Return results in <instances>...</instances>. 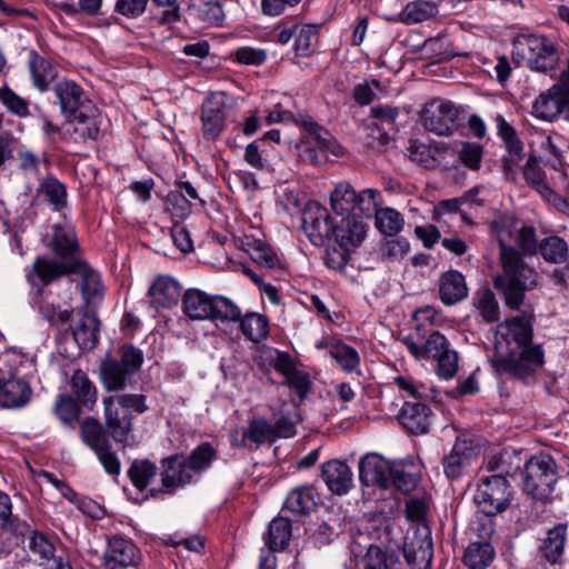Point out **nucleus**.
Masks as SVG:
<instances>
[{"label":"nucleus","instance_id":"obj_1","mask_svg":"<svg viewBox=\"0 0 569 569\" xmlns=\"http://www.w3.org/2000/svg\"><path fill=\"white\" fill-rule=\"evenodd\" d=\"M500 247L502 271L493 280V287L503 296L505 303L517 310L523 303L525 293L538 282V273L512 247L515 243L526 254L538 252L536 230L531 226L517 227L510 217H500L492 222Z\"/></svg>","mask_w":569,"mask_h":569},{"label":"nucleus","instance_id":"obj_2","mask_svg":"<svg viewBox=\"0 0 569 569\" xmlns=\"http://www.w3.org/2000/svg\"><path fill=\"white\" fill-rule=\"evenodd\" d=\"M531 317L520 316L497 326L491 365L499 376L525 379L543 365L540 346H530Z\"/></svg>","mask_w":569,"mask_h":569},{"label":"nucleus","instance_id":"obj_3","mask_svg":"<svg viewBox=\"0 0 569 569\" xmlns=\"http://www.w3.org/2000/svg\"><path fill=\"white\" fill-rule=\"evenodd\" d=\"M78 273L81 277V291L87 301L101 297L103 287L100 274L80 260L58 261L46 257L36 258L32 269L28 271L27 278L32 286H48L56 279Z\"/></svg>","mask_w":569,"mask_h":569},{"label":"nucleus","instance_id":"obj_4","mask_svg":"<svg viewBox=\"0 0 569 569\" xmlns=\"http://www.w3.org/2000/svg\"><path fill=\"white\" fill-rule=\"evenodd\" d=\"M54 93L62 113L73 117L77 121L74 133L82 140H96L99 136V128L93 119L96 109L84 97L82 88L74 81L62 80L54 86Z\"/></svg>","mask_w":569,"mask_h":569},{"label":"nucleus","instance_id":"obj_5","mask_svg":"<svg viewBox=\"0 0 569 569\" xmlns=\"http://www.w3.org/2000/svg\"><path fill=\"white\" fill-rule=\"evenodd\" d=\"M104 420L110 436L119 442L124 441L132 427L131 413H143L148 407L146 397L137 393H121L103 399Z\"/></svg>","mask_w":569,"mask_h":569},{"label":"nucleus","instance_id":"obj_6","mask_svg":"<svg viewBox=\"0 0 569 569\" xmlns=\"http://www.w3.org/2000/svg\"><path fill=\"white\" fill-rule=\"evenodd\" d=\"M118 353L119 359L107 358L100 365V380L107 391L123 390L143 362L142 351L132 345H123Z\"/></svg>","mask_w":569,"mask_h":569},{"label":"nucleus","instance_id":"obj_7","mask_svg":"<svg viewBox=\"0 0 569 569\" xmlns=\"http://www.w3.org/2000/svg\"><path fill=\"white\" fill-rule=\"evenodd\" d=\"M557 480V465L550 456L537 455L525 463L522 487L533 499L545 500L550 497Z\"/></svg>","mask_w":569,"mask_h":569},{"label":"nucleus","instance_id":"obj_8","mask_svg":"<svg viewBox=\"0 0 569 569\" xmlns=\"http://www.w3.org/2000/svg\"><path fill=\"white\" fill-rule=\"evenodd\" d=\"M513 49L532 71L548 72L553 70L559 61L556 47L543 36L519 34L513 40Z\"/></svg>","mask_w":569,"mask_h":569},{"label":"nucleus","instance_id":"obj_9","mask_svg":"<svg viewBox=\"0 0 569 569\" xmlns=\"http://www.w3.org/2000/svg\"><path fill=\"white\" fill-rule=\"evenodd\" d=\"M303 140L300 156L311 163L321 164L328 160L329 154L339 157L342 147L333 137L311 118L302 120Z\"/></svg>","mask_w":569,"mask_h":569},{"label":"nucleus","instance_id":"obj_10","mask_svg":"<svg viewBox=\"0 0 569 569\" xmlns=\"http://www.w3.org/2000/svg\"><path fill=\"white\" fill-rule=\"evenodd\" d=\"M380 192L376 189H365L357 193L348 182L338 183L330 194L331 209L336 214L368 213L378 204Z\"/></svg>","mask_w":569,"mask_h":569},{"label":"nucleus","instance_id":"obj_11","mask_svg":"<svg viewBox=\"0 0 569 569\" xmlns=\"http://www.w3.org/2000/svg\"><path fill=\"white\" fill-rule=\"evenodd\" d=\"M511 501L510 485L499 476H482L475 495L479 510L487 516H495L508 508Z\"/></svg>","mask_w":569,"mask_h":569},{"label":"nucleus","instance_id":"obj_12","mask_svg":"<svg viewBox=\"0 0 569 569\" xmlns=\"http://www.w3.org/2000/svg\"><path fill=\"white\" fill-rule=\"evenodd\" d=\"M532 112L537 118L546 121H552L560 113L569 112V56L559 82L535 100Z\"/></svg>","mask_w":569,"mask_h":569},{"label":"nucleus","instance_id":"obj_13","mask_svg":"<svg viewBox=\"0 0 569 569\" xmlns=\"http://www.w3.org/2000/svg\"><path fill=\"white\" fill-rule=\"evenodd\" d=\"M459 110L450 100L436 98L421 112L423 127L437 136H451L458 129Z\"/></svg>","mask_w":569,"mask_h":569},{"label":"nucleus","instance_id":"obj_14","mask_svg":"<svg viewBox=\"0 0 569 569\" xmlns=\"http://www.w3.org/2000/svg\"><path fill=\"white\" fill-rule=\"evenodd\" d=\"M227 99L222 92L211 93L201 106V133L207 141L216 140L226 128Z\"/></svg>","mask_w":569,"mask_h":569},{"label":"nucleus","instance_id":"obj_15","mask_svg":"<svg viewBox=\"0 0 569 569\" xmlns=\"http://www.w3.org/2000/svg\"><path fill=\"white\" fill-rule=\"evenodd\" d=\"M140 561V551L129 539L120 536L109 538L102 555L103 569H128Z\"/></svg>","mask_w":569,"mask_h":569},{"label":"nucleus","instance_id":"obj_16","mask_svg":"<svg viewBox=\"0 0 569 569\" xmlns=\"http://www.w3.org/2000/svg\"><path fill=\"white\" fill-rule=\"evenodd\" d=\"M335 224L326 207L309 201L302 212V228L315 246H321L332 234Z\"/></svg>","mask_w":569,"mask_h":569},{"label":"nucleus","instance_id":"obj_17","mask_svg":"<svg viewBox=\"0 0 569 569\" xmlns=\"http://www.w3.org/2000/svg\"><path fill=\"white\" fill-rule=\"evenodd\" d=\"M393 463L383 459L380 455L370 452L359 462V479L365 486H378L390 489V472Z\"/></svg>","mask_w":569,"mask_h":569},{"label":"nucleus","instance_id":"obj_18","mask_svg":"<svg viewBox=\"0 0 569 569\" xmlns=\"http://www.w3.org/2000/svg\"><path fill=\"white\" fill-rule=\"evenodd\" d=\"M32 389L27 380L10 376L0 369V407L18 409L27 406L31 399Z\"/></svg>","mask_w":569,"mask_h":569},{"label":"nucleus","instance_id":"obj_19","mask_svg":"<svg viewBox=\"0 0 569 569\" xmlns=\"http://www.w3.org/2000/svg\"><path fill=\"white\" fill-rule=\"evenodd\" d=\"M368 213L349 214L341 217L340 221L335 223L332 234L340 247L355 249L365 240L367 234V223L363 216Z\"/></svg>","mask_w":569,"mask_h":569},{"label":"nucleus","instance_id":"obj_20","mask_svg":"<svg viewBox=\"0 0 569 569\" xmlns=\"http://www.w3.org/2000/svg\"><path fill=\"white\" fill-rule=\"evenodd\" d=\"M28 548L38 557L40 565L47 569H72L70 562L61 555H57L53 542L42 532L29 528Z\"/></svg>","mask_w":569,"mask_h":569},{"label":"nucleus","instance_id":"obj_21","mask_svg":"<svg viewBox=\"0 0 569 569\" xmlns=\"http://www.w3.org/2000/svg\"><path fill=\"white\" fill-rule=\"evenodd\" d=\"M73 325L70 326L72 336L81 349H92L99 339V320L87 308L74 309Z\"/></svg>","mask_w":569,"mask_h":569},{"label":"nucleus","instance_id":"obj_22","mask_svg":"<svg viewBox=\"0 0 569 569\" xmlns=\"http://www.w3.org/2000/svg\"><path fill=\"white\" fill-rule=\"evenodd\" d=\"M321 477L328 489L338 496L346 495L353 487V472L343 461L332 459L321 466Z\"/></svg>","mask_w":569,"mask_h":569},{"label":"nucleus","instance_id":"obj_23","mask_svg":"<svg viewBox=\"0 0 569 569\" xmlns=\"http://www.w3.org/2000/svg\"><path fill=\"white\" fill-rule=\"evenodd\" d=\"M397 419L410 433L423 435L429 431L431 410L425 403L407 401L401 407Z\"/></svg>","mask_w":569,"mask_h":569},{"label":"nucleus","instance_id":"obj_24","mask_svg":"<svg viewBox=\"0 0 569 569\" xmlns=\"http://www.w3.org/2000/svg\"><path fill=\"white\" fill-rule=\"evenodd\" d=\"M73 293L68 289L61 302H56L50 297H41L38 306L40 315L52 326H66L74 312V308L71 305Z\"/></svg>","mask_w":569,"mask_h":569},{"label":"nucleus","instance_id":"obj_25","mask_svg":"<svg viewBox=\"0 0 569 569\" xmlns=\"http://www.w3.org/2000/svg\"><path fill=\"white\" fill-rule=\"evenodd\" d=\"M184 458L182 456H171L163 460V471L161 472V482L163 492H172L177 488L193 482Z\"/></svg>","mask_w":569,"mask_h":569},{"label":"nucleus","instance_id":"obj_26","mask_svg":"<svg viewBox=\"0 0 569 569\" xmlns=\"http://www.w3.org/2000/svg\"><path fill=\"white\" fill-rule=\"evenodd\" d=\"M469 292L463 274L457 270L443 272L439 279L440 300L446 306H453L465 298Z\"/></svg>","mask_w":569,"mask_h":569},{"label":"nucleus","instance_id":"obj_27","mask_svg":"<svg viewBox=\"0 0 569 569\" xmlns=\"http://www.w3.org/2000/svg\"><path fill=\"white\" fill-rule=\"evenodd\" d=\"M181 288L170 277H158L149 288L150 302L157 308H170L178 302Z\"/></svg>","mask_w":569,"mask_h":569},{"label":"nucleus","instance_id":"obj_28","mask_svg":"<svg viewBox=\"0 0 569 569\" xmlns=\"http://www.w3.org/2000/svg\"><path fill=\"white\" fill-rule=\"evenodd\" d=\"M408 351L418 360L432 359L443 355L449 348V343L443 335L438 331L432 332L423 345L407 338L403 340Z\"/></svg>","mask_w":569,"mask_h":569},{"label":"nucleus","instance_id":"obj_29","mask_svg":"<svg viewBox=\"0 0 569 569\" xmlns=\"http://www.w3.org/2000/svg\"><path fill=\"white\" fill-rule=\"evenodd\" d=\"M28 64L33 87L40 92L48 91L57 77L53 63L37 52L31 51Z\"/></svg>","mask_w":569,"mask_h":569},{"label":"nucleus","instance_id":"obj_30","mask_svg":"<svg viewBox=\"0 0 569 569\" xmlns=\"http://www.w3.org/2000/svg\"><path fill=\"white\" fill-rule=\"evenodd\" d=\"M212 299L201 290L189 289L184 292L182 298L183 312L191 320H207L212 318Z\"/></svg>","mask_w":569,"mask_h":569},{"label":"nucleus","instance_id":"obj_31","mask_svg":"<svg viewBox=\"0 0 569 569\" xmlns=\"http://www.w3.org/2000/svg\"><path fill=\"white\" fill-rule=\"evenodd\" d=\"M50 247L58 257L63 259L62 261L76 260L73 254L79 247L74 230L71 227L56 224Z\"/></svg>","mask_w":569,"mask_h":569},{"label":"nucleus","instance_id":"obj_32","mask_svg":"<svg viewBox=\"0 0 569 569\" xmlns=\"http://www.w3.org/2000/svg\"><path fill=\"white\" fill-rule=\"evenodd\" d=\"M566 540L567 527L565 525L551 528L540 546L542 557L550 563L559 562L563 555Z\"/></svg>","mask_w":569,"mask_h":569},{"label":"nucleus","instance_id":"obj_33","mask_svg":"<svg viewBox=\"0 0 569 569\" xmlns=\"http://www.w3.org/2000/svg\"><path fill=\"white\" fill-rule=\"evenodd\" d=\"M0 528L3 532L16 537H24L29 532V523L12 515L10 497L0 491Z\"/></svg>","mask_w":569,"mask_h":569},{"label":"nucleus","instance_id":"obj_34","mask_svg":"<svg viewBox=\"0 0 569 569\" xmlns=\"http://www.w3.org/2000/svg\"><path fill=\"white\" fill-rule=\"evenodd\" d=\"M216 459L217 450L209 442H202L184 458V461L194 481H197L199 476L207 471Z\"/></svg>","mask_w":569,"mask_h":569},{"label":"nucleus","instance_id":"obj_35","mask_svg":"<svg viewBox=\"0 0 569 569\" xmlns=\"http://www.w3.org/2000/svg\"><path fill=\"white\" fill-rule=\"evenodd\" d=\"M518 469L519 459L508 451L489 456L482 465V472L489 473L488 476L503 477L505 479L512 476Z\"/></svg>","mask_w":569,"mask_h":569},{"label":"nucleus","instance_id":"obj_36","mask_svg":"<svg viewBox=\"0 0 569 569\" xmlns=\"http://www.w3.org/2000/svg\"><path fill=\"white\" fill-rule=\"evenodd\" d=\"M472 306L487 323L496 322L500 318L499 303L489 288H480L473 293Z\"/></svg>","mask_w":569,"mask_h":569},{"label":"nucleus","instance_id":"obj_37","mask_svg":"<svg viewBox=\"0 0 569 569\" xmlns=\"http://www.w3.org/2000/svg\"><path fill=\"white\" fill-rule=\"evenodd\" d=\"M240 329L243 336L252 342H261L269 335V320L264 315L249 312L241 316Z\"/></svg>","mask_w":569,"mask_h":569},{"label":"nucleus","instance_id":"obj_38","mask_svg":"<svg viewBox=\"0 0 569 569\" xmlns=\"http://www.w3.org/2000/svg\"><path fill=\"white\" fill-rule=\"evenodd\" d=\"M438 13L435 2L428 0H415L406 4L399 14L400 21L407 24L420 23Z\"/></svg>","mask_w":569,"mask_h":569},{"label":"nucleus","instance_id":"obj_39","mask_svg":"<svg viewBox=\"0 0 569 569\" xmlns=\"http://www.w3.org/2000/svg\"><path fill=\"white\" fill-rule=\"evenodd\" d=\"M495 558V550L490 543L471 542L463 555V563L469 569H486Z\"/></svg>","mask_w":569,"mask_h":569},{"label":"nucleus","instance_id":"obj_40","mask_svg":"<svg viewBox=\"0 0 569 569\" xmlns=\"http://www.w3.org/2000/svg\"><path fill=\"white\" fill-rule=\"evenodd\" d=\"M319 24H296L293 49L298 56L309 57L318 42Z\"/></svg>","mask_w":569,"mask_h":569},{"label":"nucleus","instance_id":"obj_41","mask_svg":"<svg viewBox=\"0 0 569 569\" xmlns=\"http://www.w3.org/2000/svg\"><path fill=\"white\" fill-rule=\"evenodd\" d=\"M71 389L77 400L86 407H91L97 401V388L81 369H76L71 377Z\"/></svg>","mask_w":569,"mask_h":569},{"label":"nucleus","instance_id":"obj_42","mask_svg":"<svg viewBox=\"0 0 569 569\" xmlns=\"http://www.w3.org/2000/svg\"><path fill=\"white\" fill-rule=\"evenodd\" d=\"M538 252L550 263L565 262L569 257V248L565 239L558 236L546 237L539 243Z\"/></svg>","mask_w":569,"mask_h":569},{"label":"nucleus","instance_id":"obj_43","mask_svg":"<svg viewBox=\"0 0 569 569\" xmlns=\"http://www.w3.org/2000/svg\"><path fill=\"white\" fill-rule=\"evenodd\" d=\"M38 192L44 198L53 209L59 211L67 204V189L66 186L53 177L43 179L40 184Z\"/></svg>","mask_w":569,"mask_h":569},{"label":"nucleus","instance_id":"obj_44","mask_svg":"<svg viewBox=\"0 0 569 569\" xmlns=\"http://www.w3.org/2000/svg\"><path fill=\"white\" fill-rule=\"evenodd\" d=\"M471 452H466L465 442H456L451 452L443 458V470L449 479L460 477L462 470L470 462Z\"/></svg>","mask_w":569,"mask_h":569},{"label":"nucleus","instance_id":"obj_45","mask_svg":"<svg viewBox=\"0 0 569 569\" xmlns=\"http://www.w3.org/2000/svg\"><path fill=\"white\" fill-rule=\"evenodd\" d=\"M291 538V525L287 518L278 517L274 518L268 530L267 545L269 551L282 550L287 547Z\"/></svg>","mask_w":569,"mask_h":569},{"label":"nucleus","instance_id":"obj_46","mask_svg":"<svg viewBox=\"0 0 569 569\" xmlns=\"http://www.w3.org/2000/svg\"><path fill=\"white\" fill-rule=\"evenodd\" d=\"M247 251L250 258L262 268L276 269L281 264L277 252L261 240L254 239L249 242Z\"/></svg>","mask_w":569,"mask_h":569},{"label":"nucleus","instance_id":"obj_47","mask_svg":"<svg viewBox=\"0 0 569 569\" xmlns=\"http://www.w3.org/2000/svg\"><path fill=\"white\" fill-rule=\"evenodd\" d=\"M331 358L338 362L345 372L361 373L358 351L342 341L333 346L331 349Z\"/></svg>","mask_w":569,"mask_h":569},{"label":"nucleus","instance_id":"obj_48","mask_svg":"<svg viewBox=\"0 0 569 569\" xmlns=\"http://www.w3.org/2000/svg\"><path fill=\"white\" fill-rule=\"evenodd\" d=\"M403 217L392 208H383L376 211L375 224L385 236H395L403 228Z\"/></svg>","mask_w":569,"mask_h":569},{"label":"nucleus","instance_id":"obj_49","mask_svg":"<svg viewBox=\"0 0 569 569\" xmlns=\"http://www.w3.org/2000/svg\"><path fill=\"white\" fill-rule=\"evenodd\" d=\"M274 439V429L272 428V425L263 418L252 419L243 432V441L249 440L258 446L271 442Z\"/></svg>","mask_w":569,"mask_h":569},{"label":"nucleus","instance_id":"obj_50","mask_svg":"<svg viewBox=\"0 0 569 569\" xmlns=\"http://www.w3.org/2000/svg\"><path fill=\"white\" fill-rule=\"evenodd\" d=\"M128 476L133 486L143 491L157 476V467L149 461H134L128 470Z\"/></svg>","mask_w":569,"mask_h":569},{"label":"nucleus","instance_id":"obj_51","mask_svg":"<svg viewBox=\"0 0 569 569\" xmlns=\"http://www.w3.org/2000/svg\"><path fill=\"white\" fill-rule=\"evenodd\" d=\"M315 506L316 501L309 488L295 489L286 499V507L293 513H308Z\"/></svg>","mask_w":569,"mask_h":569},{"label":"nucleus","instance_id":"obj_52","mask_svg":"<svg viewBox=\"0 0 569 569\" xmlns=\"http://www.w3.org/2000/svg\"><path fill=\"white\" fill-rule=\"evenodd\" d=\"M212 318L221 321H239L241 319V310L223 297H213L212 299Z\"/></svg>","mask_w":569,"mask_h":569},{"label":"nucleus","instance_id":"obj_53","mask_svg":"<svg viewBox=\"0 0 569 569\" xmlns=\"http://www.w3.org/2000/svg\"><path fill=\"white\" fill-rule=\"evenodd\" d=\"M390 473V488H396L405 493L413 490L419 480L416 475L407 472L402 465L393 463Z\"/></svg>","mask_w":569,"mask_h":569},{"label":"nucleus","instance_id":"obj_54","mask_svg":"<svg viewBox=\"0 0 569 569\" xmlns=\"http://www.w3.org/2000/svg\"><path fill=\"white\" fill-rule=\"evenodd\" d=\"M81 436L83 441L93 450L106 446L108 441L102 435V428L97 420L86 419L81 425Z\"/></svg>","mask_w":569,"mask_h":569},{"label":"nucleus","instance_id":"obj_55","mask_svg":"<svg viewBox=\"0 0 569 569\" xmlns=\"http://www.w3.org/2000/svg\"><path fill=\"white\" fill-rule=\"evenodd\" d=\"M0 102L18 117H26L29 113L28 101L18 96L9 87L0 88Z\"/></svg>","mask_w":569,"mask_h":569},{"label":"nucleus","instance_id":"obj_56","mask_svg":"<svg viewBox=\"0 0 569 569\" xmlns=\"http://www.w3.org/2000/svg\"><path fill=\"white\" fill-rule=\"evenodd\" d=\"M482 153V147L476 142H462L458 150L460 161L470 170L480 168Z\"/></svg>","mask_w":569,"mask_h":569},{"label":"nucleus","instance_id":"obj_57","mask_svg":"<svg viewBox=\"0 0 569 569\" xmlns=\"http://www.w3.org/2000/svg\"><path fill=\"white\" fill-rule=\"evenodd\" d=\"M300 415L297 409L281 416L272 428L274 429L276 438H291L296 435V427L300 422Z\"/></svg>","mask_w":569,"mask_h":569},{"label":"nucleus","instance_id":"obj_58","mask_svg":"<svg viewBox=\"0 0 569 569\" xmlns=\"http://www.w3.org/2000/svg\"><path fill=\"white\" fill-rule=\"evenodd\" d=\"M365 569H392L396 561L387 556L380 547L371 545L363 558Z\"/></svg>","mask_w":569,"mask_h":569},{"label":"nucleus","instance_id":"obj_59","mask_svg":"<svg viewBox=\"0 0 569 569\" xmlns=\"http://www.w3.org/2000/svg\"><path fill=\"white\" fill-rule=\"evenodd\" d=\"M56 413L62 422L71 423L78 419L80 409L71 396L63 395L56 402Z\"/></svg>","mask_w":569,"mask_h":569},{"label":"nucleus","instance_id":"obj_60","mask_svg":"<svg viewBox=\"0 0 569 569\" xmlns=\"http://www.w3.org/2000/svg\"><path fill=\"white\" fill-rule=\"evenodd\" d=\"M429 508L430 502L427 497H411L406 502V516L411 521L422 522L427 518Z\"/></svg>","mask_w":569,"mask_h":569},{"label":"nucleus","instance_id":"obj_61","mask_svg":"<svg viewBox=\"0 0 569 569\" xmlns=\"http://www.w3.org/2000/svg\"><path fill=\"white\" fill-rule=\"evenodd\" d=\"M350 250L349 248L345 247H331L327 248L325 253V263L328 268L336 270V271H342L350 258Z\"/></svg>","mask_w":569,"mask_h":569},{"label":"nucleus","instance_id":"obj_62","mask_svg":"<svg viewBox=\"0 0 569 569\" xmlns=\"http://www.w3.org/2000/svg\"><path fill=\"white\" fill-rule=\"evenodd\" d=\"M436 360L439 377L450 379L456 375L458 370V355L455 350L448 349Z\"/></svg>","mask_w":569,"mask_h":569},{"label":"nucleus","instance_id":"obj_63","mask_svg":"<svg viewBox=\"0 0 569 569\" xmlns=\"http://www.w3.org/2000/svg\"><path fill=\"white\" fill-rule=\"evenodd\" d=\"M286 383L300 399H303L310 389L309 376L297 368L286 376Z\"/></svg>","mask_w":569,"mask_h":569},{"label":"nucleus","instance_id":"obj_64","mask_svg":"<svg viewBox=\"0 0 569 569\" xmlns=\"http://www.w3.org/2000/svg\"><path fill=\"white\" fill-rule=\"evenodd\" d=\"M410 250V243L405 238L388 240L382 247V254L392 260L402 259Z\"/></svg>","mask_w":569,"mask_h":569}]
</instances>
